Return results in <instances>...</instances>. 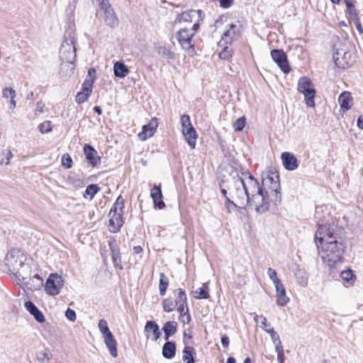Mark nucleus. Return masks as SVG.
<instances>
[{
    "label": "nucleus",
    "instance_id": "nucleus-1",
    "mask_svg": "<svg viewBox=\"0 0 363 363\" xmlns=\"http://www.w3.org/2000/svg\"><path fill=\"white\" fill-rule=\"evenodd\" d=\"M222 194L225 197V207L230 213L235 208H243L250 205L256 212L264 213L267 206L263 203V196L259 193V182L256 179L242 182L237 171H232L225 180L220 184Z\"/></svg>",
    "mask_w": 363,
    "mask_h": 363
},
{
    "label": "nucleus",
    "instance_id": "nucleus-2",
    "mask_svg": "<svg viewBox=\"0 0 363 363\" xmlns=\"http://www.w3.org/2000/svg\"><path fill=\"white\" fill-rule=\"evenodd\" d=\"M258 191L260 196H263V203L267 206V211L271 203L277 206L281 203L279 176L275 168H269L262 173V186L259 184Z\"/></svg>",
    "mask_w": 363,
    "mask_h": 363
},
{
    "label": "nucleus",
    "instance_id": "nucleus-3",
    "mask_svg": "<svg viewBox=\"0 0 363 363\" xmlns=\"http://www.w3.org/2000/svg\"><path fill=\"white\" fill-rule=\"evenodd\" d=\"M26 261L27 257L23 252L11 249L5 257L4 265L18 281H26L31 276V267Z\"/></svg>",
    "mask_w": 363,
    "mask_h": 363
},
{
    "label": "nucleus",
    "instance_id": "nucleus-4",
    "mask_svg": "<svg viewBox=\"0 0 363 363\" xmlns=\"http://www.w3.org/2000/svg\"><path fill=\"white\" fill-rule=\"evenodd\" d=\"M319 247H320L319 255L323 262L327 264L329 267H333L337 263L342 262L344 252V246L342 242L334 239L331 242L319 245Z\"/></svg>",
    "mask_w": 363,
    "mask_h": 363
},
{
    "label": "nucleus",
    "instance_id": "nucleus-5",
    "mask_svg": "<svg viewBox=\"0 0 363 363\" xmlns=\"http://www.w3.org/2000/svg\"><path fill=\"white\" fill-rule=\"evenodd\" d=\"M215 26L223 30L222 41L225 43H231L236 40L241 33V25L238 21L233 22L227 16H223L215 22Z\"/></svg>",
    "mask_w": 363,
    "mask_h": 363
},
{
    "label": "nucleus",
    "instance_id": "nucleus-6",
    "mask_svg": "<svg viewBox=\"0 0 363 363\" xmlns=\"http://www.w3.org/2000/svg\"><path fill=\"white\" fill-rule=\"evenodd\" d=\"M125 199L123 196H119L108 214L109 225L108 228L111 232L116 233L119 231L123 224V213L124 208Z\"/></svg>",
    "mask_w": 363,
    "mask_h": 363
},
{
    "label": "nucleus",
    "instance_id": "nucleus-7",
    "mask_svg": "<svg viewBox=\"0 0 363 363\" xmlns=\"http://www.w3.org/2000/svg\"><path fill=\"white\" fill-rule=\"evenodd\" d=\"M199 30V23H195L191 28H181L177 33V38L182 48L189 55L195 54L194 43L193 36Z\"/></svg>",
    "mask_w": 363,
    "mask_h": 363
},
{
    "label": "nucleus",
    "instance_id": "nucleus-8",
    "mask_svg": "<svg viewBox=\"0 0 363 363\" xmlns=\"http://www.w3.org/2000/svg\"><path fill=\"white\" fill-rule=\"evenodd\" d=\"M333 60L335 65L342 69H346L352 66L355 62L354 53L346 45L341 43L334 46Z\"/></svg>",
    "mask_w": 363,
    "mask_h": 363
},
{
    "label": "nucleus",
    "instance_id": "nucleus-9",
    "mask_svg": "<svg viewBox=\"0 0 363 363\" xmlns=\"http://www.w3.org/2000/svg\"><path fill=\"white\" fill-rule=\"evenodd\" d=\"M336 230L337 227L333 225H319L315 235L317 247L319 248L320 244L337 240Z\"/></svg>",
    "mask_w": 363,
    "mask_h": 363
},
{
    "label": "nucleus",
    "instance_id": "nucleus-10",
    "mask_svg": "<svg viewBox=\"0 0 363 363\" xmlns=\"http://www.w3.org/2000/svg\"><path fill=\"white\" fill-rule=\"evenodd\" d=\"M60 57L63 63L73 65L76 59V48L74 39L71 35L63 41L60 50Z\"/></svg>",
    "mask_w": 363,
    "mask_h": 363
},
{
    "label": "nucleus",
    "instance_id": "nucleus-11",
    "mask_svg": "<svg viewBox=\"0 0 363 363\" xmlns=\"http://www.w3.org/2000/svg\"><path fill=\"white\" fill-rule=\"evenodd\" d=\"M298 90L304 95L306 105L314 107L315 90L311 79L306 77H301L298 82Z\"/></svg>",
    "mask_w": 363,
    "mask_h": 363
},
{
    "label": "nucleus",
    "instance_id": "nucleus-12",
    "mask_svg": "<svg viewBox=\"0 0 363 363\" xmlns=\"http://www.w3.org/2000/svg\"><path fill=\"white\" fill-rule=\"evenodd\" d=\"M64 284V281L61 276L57 274H50L45 285V290L50 296L57 295Z\"/></svg>",
    "mask_w": 363,
    "mask_h": 363
},
{
    "label": "nucleus",
    "instance_id": "nucleus-13",
    "mask_svg": "<svg viewBox=\"0 0 363 363\" xmlns=\"http://www.w3.org/2000/svg\"><path fill=\"white\" fill-rule=\"evenodd\" d=\"M271 57L284 73L287 74L290 72L291 68L286 55L282 50H272Z\"/></svg>",
    "mask_w": 363,
    "mask_h": 363
},
{
    "label": "nucleus",
    "instance_id": "nucleus-14",
    "mask_svg": "<svg viewBox=\"0 0 363 363\" xmlns=\"http://www.w3.org/2000/svg\"><path fill=\"white\" fill-rule=\"evenodd\" d=\"M158 127V121L156 118H152L147 124L142 127V130L138 134V138L145 141L147 138L153 136L157 128Z\"/></svg>",
    "mask_w": 363,
    "mask_h": 363
},
{
    "label": "nucleus",
    "instance_id": "nucleus-15",
    "mask_svg": "<svg viewBox=\"0 0 363 363\" xmlns=\"http://www.w3.org/2000/svg\"><path fill=\"white\" fill-rule=\"evenodd\" d=\"M202 12L200 10H191L189 11L183 12L179 18V22H189L200 24V21H202Z\"/></svg>",
    "mask_w": 363,
    "mask_h": 363
},
{
    "label": "nucleus",
    "instance_id": "nucleus-16",
    "mask_svg": "<svg viewBox=\"0 0 363 363\" xmlns=\"http://www.w3.org/2000/svg\"><path fill=\"white\" fill-rule=\"evenodd\" d=\"M146 337L152 341L157 340L161 335L158 325L154 321H147L144 328Z\"/></svg>",
    "mask_w": 363,
    "mask_h": 363
},
{
    "label": "nucleus",
    "instance_id": "nucleus-17",
    "mask_svg": "<svg viewBox=\"0 0 363 363\" xmlns=\"http://www.w3.org/2000/svg\"><path fill=\"white\" fill-rule=\"evenodd\" d=\"M174 295L177 296V302H179L177 311L179 313L181 318L184 316L187 307V297L185 291L182 289H178L174 291Z\"/></svg>",
    "mask_w": 363,
    "mask_h": 363
},
{
    "label": "nucleus",
    "instance_id": "nucleus-18",
    "mask_svg": "<svg viewBox=\"0 0 363 363\" xmlns=\"http://www.w3.org/2000/svg\"><path fill=\"white\" fill-rule=\"evenodd\" d=\"M281 158L282 160L284 167L287 170L293 171L298 168V160L292 153L286 152H283L281 154Z\"/></svg>",
    "mask_w": 363,
    "mask_h": 363
},
{
    "label": "nucleus",
    "instance_id": "nucleus-19",
    "mask_svg": "<svg viewBox=\"0 0 363 363\" xmlns=\"http://www.w3.org/2000/svg\"><path fill=\"white\" fill-rule=\"evenodd\" d=\"M150 196L155 208L163 209L165 207V204L162 201V194L160 186H154L150 190Z\"/></svg>",
    "mask_w": 363,
    "mask_h": 363
},
{
    "label": "nucleus",
    "instance_id": "nucleus-20",
    "mask_svg": "<svg viewBox=\"0 0 363 363\" xmlns=\"http://www.w3.org/2000/svg\"><path fill=\"white\" fill-rule=\"evenodd\" d=\"M101 9L104 11V18L106 23L111 27L116 26L118 25V18L111 5L109 4Z\"/></svg>",
    "mask_w": 363,
    "mask_h": 363
},
{
    "label": "nucleus",
    "instance_id": "nucleus-21",
    "mask_svg": "<svg viewBox=\"0 0 363 363\" xmlns=\"http://www.w3.org/2000/svg\"><path fill=\"white\" fill-rule=\"evenodd\" d=\"M276 302L279 306H285L289 302V298L286 296V289L283 284L275 286Z\"/></svg>",
    "mask_w": 363,
    "mask_h": 363
},
{
    "label": "nucleus",
    "instance_id": "nucleus-22",
    "mask_svg": "<svg viewBox=\"0 0 363 363\" xmlns=\"http://www.w3.org/2000/svg\"><path fill=\"white\" fill-rule=\"evenodd\" d=\"M84 152L89 162L92 166L97 165L100 161L97 152L91 145L87 144L84 146Z\"/></svg>",
    "mask_w": 363,
    "mask_h": 363
},
{
    "label": "nucleus",
    "instance_id": "nucleus-23",
    "mask_svg": "<svg viewBox=\"0 0 363 363\" xmlns=\"http://www.w3.org/2000/svg\"><path fill=\"white\" fill-rule=\"evenodd\" d=\"M26 310L39 322L43 323L45 321V317L43 313L35 306L31 301H26L24 304Z\"/></svg>",
    "mask_w": 363,
    "mask_h": 363
},
{
    "label": "nucleus",
    "instance_id": "nucleus-24",
    "mask_svg": "<svg viewBox=\"0 0 363 363\" xmlns=\"http://www.w3.org/2000/svg\"><path fill=\"white\" fill-rule=\"evenodd\" d=\"M104 342L113 357H118L117 342L113 334L104 337Z\"/></svg>",
    "mask_w": 363,
    "mask_h": 363
},
{
    "label": "nucleus",
    "instance_id": "nucleus-25",
    "mask_svg": "<svg viewBox=\"0 0 363 363\" xmlns=\"http://www.w3.org/2000/svg\"><path fill=\"white\" fill-rule=\"evenodd\" d=\"M129 69L122 61H117L113 65V73L116 77L124 78L129 73Z\"/></svg>",
    "mask_w": 363,
    "mask_h": 363
},
{
    "label": "nucleus",
    "instance_id": "nucleus-26",
    "mask_svg": "<svg viewBox=\"0 0 363 363\" xmlns=\"http://www.w3.org/2000/svg\"><path fill=\"white\" fill-rule=\"evenodd\" d=\"M341 109L344 111L349 110L352 106V97L349 92H343L338 99Z\"/></svg>",
    "mask_w": 363,
    "mask_h": 363
},
{
    "label": "nucleus",
    "instance_id": "nucleus-27",
    "mask_svg": "<svg viewBox=\"0 0 363 363\" xmlns=\"http://www.w3.org/2000/svg\"><path fill=\"white\" fill-rule=\"evenodd\" d=\"M176 354V345L173 342H167L162 347V355L166 359H172Z\"/></svg>",
    "mask_w": 363,
    "mask_h": 363
},
{
    "label": "nucleus",
    "instance_id": "nucleus-28",
    "mask_svg": "<svg viewBox=\"0 0 363 363\" xmlns=\"http://www.w3.org/2000/svg\"><path fill=\"white\" fill-rule=\"evenodd\" d=\"M294 276L296 279L297 283L303 286L306 287L308 284V274L305 269H301L300 267H297L296 270L294 272Z\"/></svg>",
    "mask_w": 363,
    "mask_h": 363
},
{
    "label": "nucleus",
    "instance_id": "nucleus-29",
    "mask_svg": "<svg viewBox=\"0 0 363 363\" xmlns=\"http://www.w3.org/2000/svg\"><path fill=\"white\" fill-rule=\"evenodd\" d=\"M177 323L175 321H168L164 325L162 330L164 333V339L166 340L177 332Z\"/></svg>",
    "mask_w": 363,
    "mask_h": 363
},
{
    "label": "nucleus",
    "instance_id": "nucleus-30",
    "mask_svg": "<svg viewBox=\"0 0 363 363\" xmlns=\"http://www.w3.org/2000/svg\"><path fill=\"white\" fill-rule=\"evenodd\" d=\"M174 296L176 297L175 300H172L171 298H167L162 301V308L165 312H172L178 306L179 302H177V296Z\"/></svg>",
    "mask_w": 363,
    "mask_h": 363
},
{
    "label": "nucleus",
    "instance_id": "nucleus-31",
    "mask_svg": "<svg viewBox=\"0 0 363 363\" xmlns=\"http://www.w3.org/2000/svg\"><path fill=\"white\" fill-rule=\"evenodd\" d=\"M208 284H203L202 286L194 291V297L197 299H207L209 298Z\"/></svg>",
    "mask_w": 363,
    "mask_h": 363
},
{
    "label": "nucleus",
    "instance_id": "nucleus-32",
    "mask_svg": "<svg viewBox=\"0 0 363 363\" xmlns=\"http://www.w3.org/2000/svg\"><path fill=\"white\" fill-rule=\"evenodd\" d=\"M168 285L169 279L164 273H160L159 290L161 296L165 294Z\"/></svg>",
    "mask_w": 363,
    "mask_h": 363
},
{
    "label": "nucleus",
    "instance_id": "nucleus-33",
    "mask_svg": "<svg viewBox=\"0 0 363 363\" xmlns=\"http://www.w3.org/2000/svg\"><path fill=\"white\" fill-rule=\"evenodd\" d=\"M99 187L96 184L89 185L84 194V197L88 198L91 200L94 196L99 192Z\"/></svg>",
    "mask_w": 363,
    "mask_h": 363
},
{
    "label": "nucleus",
    "instance_id": "nucleus-34",
    "mask_svg": "<svg viewBox=\"0 0 363 363\" xmlns=\"http://www.w3.org/2000/svg\"><path fill=\"white\" fill-rule=\"evenodd\" d=\"M345 4L347 7V11L352 20L359 18L357 10L353 2L351 0H345Z\"/></svg>",
    "mask_w": 363,
    "mask_h": 363
},
{
    "label": "nucleus",
    "instance_id": "nucleus-35",
    "mask_svg": "<svg viewBox=\"0 0 363 363\" xmlns=\"http://www.w3.org/2000/svg\"><path fill=\"white\" fill-rule=\"evenodd\" d=\"M186 141L191 149H194L196 145L197 133L196 130L190 131L188 134L184 135Z\"/></svg>",
    "mask_w": 363,
    "mask_h": 363
},
{
    "label": "nucleus",
    "instance_id": "nucleus-36",
    "mask_svg": "<svg viewBox=\"0 0 363 363\" xmlns=\"http://www.w3.org/2000/svg\"><path fill=\"white\" fill-rule=\"evenodd\" d=\"M157 53L163 58L172 60L174 58V53L164 46L157 48Z\"/></svg>",
    "mask_w": 363,
    "mask_h": 363
},
{
    "label": "nucleus",
    "instance_id": "nucleus-37",
    "mask_svg": "<svg viewBox=\"0 0 363 363\" xmlns=\"http://www.w3.org/2000/svg\"><path fill=\"white\" fill-rule=\"evenodd\" d=\"M109 245L111 250L112 259L115 265L118 266L121 262V256L118 248L116 245H113L111 242H109Z\"/></svg>",
    "mask_w": 363,
    "mask_h": 363
},
{
    "label": "nucleus",
    "instance_id": "nucleus-38",
    "mask_svg": "<svg viewBox=\"0 0 363 363\" xmlns=\"http://www.w3.org/2000/svg\"><path fill=\"white\" fill-rule=\"evenodd\" d=\"M99 329L100 332L102 333L104 337H106V335H110L112 333L110 331L108 323L106 320L101 319L99 322Z\"/></svg>",
    "mask_w": 363,
    "mask_h": 363
},
{
    "label": "nucleus",
    "instance_id": "nucleus-39",
    "mask_svg": "<svg viewBox=\"0 0 363 363\" xmlns=\"http://www.w3.org/2000/svg\"><path fill=\"white\" fill-rule=\"evenodd\" d=\"M267 274L269 279L272 281L274 286L281 284V280L278 278L277 272L272 268H269L267 270Z\"/></svg>",
    "mask_w": 363,
    "mask_h": 363
},
{
    "label": "nucleus",
    "instance_id": "nucleus-40",
    "mask_svg": "<svg viewBox=\"0 0 363 363\" xmlns=\"http://www.w3.org/2000/svg\"><path fill=\"white\" fill-rule=\"evenodd\" d=\"M246 124V120L245 117H240L238 118L234 123L233 124V127L235 131H241L243 130L244 127Z\"/></svg>",
    "mask_w": 363,
    "mask_h": 363
},
{
    "label": "nucleus",
    "instance_id": "nucleus-41",
    "mask_svg": "<svg viewBox=\"0 0 363 363\" xmlns=\"http://www.w3.org/2000/svg\"><path fill=\"white\" fill-rule=\"evenodd\" d=\"M340 277L344 281L348 283H353L355 279V276L353 274L351 270L342 272Z\"/></svg>",
    "mask_w": 363,
    "mask_h": 363
},
{
    "label": "nucleus",
    "instance_id": "nucleus-42",
    "mask_svg": "<svg viewBox=\"0 0 363 363\" xmlns=\"http://www.w3.org/2000/svg\"><path fill=\"white\" fill-rule=\"evenodd\" d=\"M183 361L186 363H194V359L191 351V348L185 347L183 351Z\"/></svg>",
    "mask_w": 363,
    "mask_h": 363
},
{
    "label": "nucleus",
    "instance_id": "nucleus-43",
    "mask_svg": "<svg viewBox=\"0 0 363 363\" xmlns=\"http://www.w3.org/2000/svg\"><path fill=\"white\" fill-rule=\"evenodd\" d=\"M2 96L4 98L6 99L15 98L16 96V92L11 87H5L2 90Z\"/></svg>",
    "mask_w": 363,
    "mask_h": 363
},
{
    "label": "nucleus",
    "instance_id": "nucleus-44",
    "mask_svg": "<svg viewBox=\"0 0 363 363\" xmlns=\"http://www.w3.org/2000/svg\"><path fill=\"white\" fill-rule=\"evenodd\" d=\"M254 320L257 323H260V327L262 328V329H263L264 330H265L267 328H268V324H267V318L260 315H255L254 316Z\"/></svg>",
    "mask_w": 363,
    "mask_h": 363
},
{
    "label": "nucleus",
    "instance_id": "nucleus-45",
    "mask_svg": "<svg viewBox=\"0 0 363 363\" xmlns=\"http://www.w3.org/2000/svg\"><path fill=\"white\" fill-rule=\"evenodd\" d=\"M52 129V126L50 121H44L39 125V130L43 134L50 133Z\"/></svg>",
    "mask_w": 363,
    "mask_h": 363
},
{
    "label": "nucleus",
    "instance_id": "nucleus-46",
    "mask_svg": "<svg viewBox=\"0 0 363 363\" xmlns=\"http://www.w3.org/2000/svg\"><path fill=\"white\" fill-rule=\"evenodd\" d=\"M94 82L93 79L86 78L82 84V90L91 94L92 92V86Z\"/></svg>",
    "mask_w": 363,
    "mask_h": 363
},
{
    "label": "nucleus",
    "instance_id": "nucleus-47",
    "mask_svg": "<svg viewBox=\"0 0 363 363\" xmlns=\"http://www.w3.org/2000/svg\"><path fill=\"white\" fill-rule=\"evenodd\" d=\"M90 95V94H88L87 92L82 90V91L77 93L76 96V102L78 104H82L86 101Z\"/></svg>",
    "mask_w": 363,
    "mask_h": 363
},
{
    "label": "nucleus",
    "instance_id": "nucleus-48",
    "mask_svg": "<svg viewBox=\"0 0 363 363\" xmlns=\"http://www.w3.org/2000/svg\"><path fill=\"white\" fill-rule=\"evenodd\" d=\"M37 359L41 362H48L50 360V355L46 352H39L36 354Z\"/></svg>",
    "mask_w": 363,
    "mask_h": 363
},
{
    "label": "nucleus",
    "instance_id": "nucleus-49",
    "mask_svg": "<svg viewBox=\"0 0 363 363\" xmlns=\"http://www.w3.org/2000/svg\"><path fill=\"white\" fill-rule=\"evenodd\" d=\"M182 130L186 129L192 125L190 117L188 115L184 114L181 117Z\"/></svg>",
    "mask_w": 363,
    "mask_h": 363
},
{
    "label": "nucleus",
    "instance_id": "nucleus-50",
    "mask_svg": "<svg viewBox=\"0 0 363 363\" xmlns=\"http://www.w3.org/2000/svg\"><path fill=\"white\" fill-rule=\"evenodd\" d=\"M72 160L68 154H64L62 157V164L65 168L69 169L72 167Z\"/></svg>",
    "mask_w": 363,
    "mask_h": 363
},
{
    "label": "nucleus",
    "instance_id": "nucleus-51",
    "mask_svg": "<svg viewBox=\"0 0 363 363\" xmlns=\"http://www.w3.org/2000/svg\"><path fill=\"white\" fill-rule=\"evenodd\" d=\"M240 178L241 179V181L242 182H245V181H247L250 179V177L252 179H255L247 170H245L244 169H242L240 174Z\"/></svg>",
    "mask_w": 363,
    "mask_h": 363
},
{
    "label": "nucleus",
    "instance_id": "nucleus-52",
    "mask_svg": "<svg viewBox=\"0 0 363 363\" xmlns=\"http://www.w3.org/2000/svg\"><path fill=\"white\" fill-rule=\"evenodd\" d=\"M219 56L221 59L228 60L230 57L232 56V50H229L228 47H225L223 49L222 51L220 52Z\"/></svg>",
    "mask_w": 363,
    "mask_h": 363
},
{
    "label": "nucleus",
    "instance_id": "nucleus-53",
    "mask_svg": "<svg viewBox=\"0 0 363 363\" xmlns=\"http://www.w3.org/2000/svg\"><path fill=\"white\" fill-rule=\"evenodd\" d=\"M65 316L66 318L74 322L77 318L76 313L74 310L68 308L65 312Z\"/></svg>",
    "mask_w": 363,
    "mask_h": 363
},
{
    "label": "nucleus",
    "instance_id": "nucleus-54",
    "mask_svg": "<svg viewBox=\"0 0 363 363\" xmlns=\"http://www.w3.org/2000/svg\"><path fill=\"white\" fill-rule=\"evenodd\" d=\"M181 321L184 324H188L191 321V316L189 313V309H186L185 313H184V316L181 318Z\"/></svg>",
    "mask_w": 363,
    "mask_h": 363
},
{
    "label": "nucleus",
    "instance_id": "nucleus-55",
    "mask_svg": "<svg viewBox=\"0 0 363 363\" xmlns=\"http://www.w3.org/2000/svg\"><path fill=\"white\" fill-rule=\"evenodd\" d=\"M275 346V351L277 354H284V347L281 344V341L274 344Z\"/></svg>",
    "mask_w": 363,
    "mask_h": 363
},
{
    "label": "nucleus",
    "instance_id": "nucleus-56",
    "mask_svg": "<svg viewBox=\"0 0 363 363\" xmlns=\"http://www.w3.org/2000/svg\"><path fill=\"white\" fill-rule=\"evenodd\" d=\"M354 21V23L356 26V28L357 30H358V32L360 33V34H362L363 33V28L361 25V23H360V21H359V18H355L354 20H352Z\"/></svg>",
    "mask_w": 363,
    "mask_h": 363
},
{
    "label": "nucleus",
    "instance_id": "nucleus-57",
    "mask_svg": "<svg viewBox=\"0 0 363 363\" xmlns=\"http://www.w3.org/2000/svg\"><path fill=\"white\" fill-rule=\"evenodd\" d=\"M95 74H96V70L94 68H89L88 70V74L86 76V78L93 79L94 82L95 81Z\"/></svg>",
    "mask_w": 363,
    "mask_h": 363
},
{
    "label": "nucleus",
    "instance_id": "nucleus-58",
    "mask_svg": "<svg viewBox=\"0 0 363 363\" xmlns=\"http://www.w3.org/2000/svg\"><path fill=\"white\" fill-rule=\"evenodd\" d=\"M97 4L100 6L101 9L109 5V2L108 0H94Z\"/></svg>",
    "mask_w": 363,
    "mask_h": 363
},
{
    "label": "nucleus",
    "instance_id": "nucleus-59",
    "mask_svg": "<svg viewBox=\"0 0 363 363\" xmlns=\"http://www.w3.org/2000/svg\"><path fill=\"white\" fill-rule=\"evenodd\" d=\"M229 342H230V341H229V338L228 336L223 335L221 337V343L224 347H228L229 345Z\"/></svg>",
    "mask_w": 363,
    "mask_h": 363
},
{
    "label": "nucleus",
    "instance_id": "nucleus-60",
    "mask_svg": "<svg viewBox=\"0 0 363 363\" xmlns=\"http://www.w3.org/2000/svg\"><path fill=\"white\" fill-rule=\"evenodd\" d=\"M273 343H276V342H281V339H280V337L279 335V334L276 332L275 333H274L272 335L270 336Z\"/></svg>",
    "mask_w": 363,
    "mask_h": 363
},
{
    "label": "nucleus",
    "instance_id": "nucleus-61",
    "mask_svg": "<svg viewBox=\"0 0 363 363\" xmlns=\"http://www.w3.org/2000/svg\"><path fill=\"white\" fill-rule=\"evenodd\" d=\"M16 101L15 100V98L10 99V101H9V108L11 110H13L14 108H16Z\"/></svg>",
    "mask_w": 363,
    "mask_h": 363
},
{
    "label": "nucleus",
    "instance_id": "nucleus-62",
    "mask_svg": "<svg viewBox=\"0 0 363 363\" xmlns=\"http://www.w3.org/2000/svg\"><path fill=\"white\" fill-rule=\"evenodd\" d=\"M357 126L359 129H363V116H360L357 119Z\"/></svg>",
    "mask_w": 363,
    "mask_h": 363
},
{
    "label": "nucleus",
    "instance_id": "nucleus-63",
    "mask_svg": "<svg viewBox=\"0 0 363 363\" xmlns=\"http://www.w3.org/2000/svg\"><path fill=\"white\" fill-rule=\"evenodd\" d=\"M194 130H196L195 128L193 127V125H191L186 129L182 130V132L183 135H184L186 134H188V133H189L190 131H194Z\"/></svg>",
    "mask_w": 363,
    "mask_h": 363
},
{
    "label": "nucleus",
    "instance_id": "nucleus-64",
    "mask_svg": "<svg viewBox=\"0 0 363 363\" xmlns=\"http://www.w3.org/2000/svg\"><path fill=\"white\" fill-rule=\"evenodd\" d=\"M277 361L279 363H284V354H277Z\"/></svg>",
    "mask_w": 363,
    "mask_h": 363
}]
</instances>
